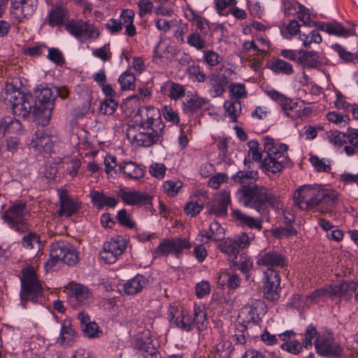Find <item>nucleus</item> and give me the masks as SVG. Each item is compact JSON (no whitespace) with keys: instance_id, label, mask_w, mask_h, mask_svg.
Here are the masks:
<instances>
[{"instance_id":"42","label":"nucleus","mask_w":358,"mask_h":358,"mask_svg":"<svg viewBox=\"0 0 358 358\" xmlns=\"http://www.w3.org/2000/svg\"><path fill=\"white\" fill-rule=\"evenodd\" d=\"M326 31L329 34L343 37L355 34V31L348 30L341 24L336 22L328 23L326 26Z\"/></svg>"},{"instance_id":"32","label":"nucleus","mask_w":358,"mask_h":358,"mask_svg":"<svg viewBox=\"0 0 358 358\" xmlns=\"http://www.w3.org/2000/svg\"><path fill=\"white\" fill-rule=\"evenodd\" d=\"M264 303L262 301L258 300L252 302L251 305L246 306L242 310V314L247 313L248 316L247 317V321L248 322L257 323L260 320V313L259 312V308H262Z\"/></svg>"},{"instance_id":"61","label":"nucleus","mask_w":358,"mask_h":358,"mask_svg":"<svg viewBox=\"0 0 358 358\" xmlns=\"http://www.w3.org/2000/svg\"><path fill=\"white\" fill-rule=\"evenodd\" d=\"M203 208V206L199 203L197 201H190L185 205L184 210L187 215L194 217L198 215Z\"/></svg>"},{"instance_id":"12","label":"nucleus","mask_w":358,"mask_h":358,"mask_svg":"<svg viewBox=\"0 0 358 358\" xmlns=\"http://www.w3.org/2000/svg\"><path fill=\"white\" fill-rule=\"evenodd\" d=\"M317 352L324 357H338L342 355V347L330 335H319L315 341Z\"/></svg>"},{"instance_id":"29","label":"nucleus","mask_w":358,"mask_h":358,"mask_svg":"<svg viewBox=\"0 0 358 358\" xmlns=\"http://www.w3.org/2000/svg\"><path fill=\"white\" fill-rule=\"evenodd\" d=\"M268 68L275 73L290 76L294 73L292 65L279 58H275L268 64Z\"/></svg>"},{"instance_id":"23","label":"nucleus","mask_w":358,"mask_h":358,"mask_svg":"<svg viewBox=\"0 0 358 358\" xmlns=\"http://www.w3.org/2000/svg\"><path fill=\"white\" fill-rule=\"evenodd\" d=\"M122 172L128 178L134 180L140 179L144 176V170L136 163L131 161L119 164L117 169H115V173Z\"/></svg>"},{"instance_id":"25","label":"nucleus","mask_w":358,"mask_h":358,"mask_svg":"<svg viewBox=\"0 0 358 358\" xmlns=\"http://www.w3.org/2000/svg\"><path fill=\"white\" fill-rule=\"evenodd\" d=\"M30 145L38 151L49 152L52 145L53 142L48 135H46L43 130H38L30 143Z\"/></svg>"},{"instance_id":"27","label":"nucleus","mask_w":358,"mask_h":358,"mask_svg":"<svg viewBox=\"0 0 358 358\" xmlns=\"http://www.w3.org/2000/svg\"><path fill=\"white\" fill-rule=\"evenodd\" d=\"M241 278L239 276L227 271L220 272L217 283L222 286H227L230 289L238 288L241 284Z\"/></svg>"},{"instance_id":"51","label":"nucleus","mask_w":358,"mask_h":358,"mask_svg":"<svg viewBox=\"0 0 358 358\" xmlns=\"http://www.w3.org/2000/svg\"><path fill=\"white\" fill-rule=\"evenodd\" d=\"M82 330L85 336L90 338H99L102 335L101 329L94 322L86 324L85 326L82 328Z\"/></svg>"},{"instance_id":"37","label":"nucleus","mask_w":358,"mask_h":358,"mask_svg":"<svg viewBox=\"0 0 358 358\" xmlns=\"http://www.w3.org/2000/svg\"><path fill=\"white\" fill-rule=\"evenodd\" d=\"M0 129L3 134H16L21 129V123L11 117H5L0 121Z\"/></svg>"},{"instance_id":"28","label":"nucleus","mask_w":358,"mask_h":358,"mask_svg":"<svg viewBox=\"0 0 358 358\" xmlns=\"http://www.w3.org/2000/svg\"><path fill=\"white\" fill-rule=\"evenodd\" d=\"M258 171L255 170L239 171L233 175L231 179L234 182L242 185H254L253 182L258 179Z\"/></svg>"},{"instance_id":"26","label":"nucleus","mask_w":358,"mask_h":358,"mask_svg":"<svg viewBox=\"0 0 358 358\" xmlns=\"http://www.w3.org/2000/svg\"><path fill=\"white\" fill-rule=\"evenodd\" d=\"M228 78L225 75H212L209 78L210 92L213 97H217L225 92Z\"/></svg>"},{"instance_id":"41","label":"nucleus","mask_w":358,"mask_h":358,"mask_svg":"<svg viewBox=\"0 0 358 358\" xmlns=\"http://www.w3.org/2000/svg\"><path fill=\"white\" fill-rule=\"evenodd\" d=\"M280 105L281 106L282 110L285 112L286 115L292 117V119L300 117L304 113L305 110H303V111H301L300 110H296L297 103L295 102H292L287 98Z\"/></svg>"},{"instance_id":"54","label":"nucleus","mask_w":358,"mask_h":358,"mask_svg":"<svg viewBox=\"0 0 358 358\" xmlns=\"http://www.w3.org/2000/svg\"><path fill=\"white\" fill-rule=\"evenodd\" d=\"M136 78L133 74L126 71L119 78V82L122 90H131L134 87Z\"/></svg>"},{"instance_id":"9","label":"nucleus","mask_w":358,"mask_h":358,"mask_svg":"<svg viewBox=\"0 0 358 358\" xmlns=\"http://www.w3.org/2000/svg\"><path fill=\"white\" fill-rule=\"evenodd\" d=\"M79 254L76 249L69 243H55L52 244L50 259L46 262L45 267L47 271L52 269L59 262L73 266L78 262Z\"/></svg>"},{"instance_id":"55","label":"nucleus","mask_w":358,"mask_h":358,"mask_svg":"<svg viewBox=\"0 0 358 358\" xmlns=\"http://www.w3.org/2000/svg\"><path fill=\"white\" fill-rule=\"evenodd\" d=\"M246 331V327L240 324V329H237L232 336L233 342L235 346L244 347L247 345V339L244 331Z\"/></svg>"},{"instance_id":"34","label":"nucleus","mask_w":358,"mask_h":358,"mask_svg":"<svg viewBox=\"0 0 358 358\" xmlns=\"http://www.w3.org/2000/svg\"><path fill=\"white\" fill-rule=\"evenodd\" d=\"M233 350L231 342L222 338L214 347L215 358H229Z\"/></svg>"},{"instance_id":"57","label":"nucleus","mask_w":358,"mask_h":358,"mask_svg":"<svg viewBox=\"0 0 358 358\" xmlns=\"http://www.w3.org/2000/svg\"><path fill=\"white\" fill-rule=\"evenodd\" d=\"M117 103L111 98L105 100L100 106V112L103 115H112L116 110Z\"/></svg>"},{"instance_id":"40","label":"nucleus","mask_w":358,"mask_h":358,"mask_svg":"<svg viewBox=\"0 0 358 358\" xmlns=\"http://www.w3.org/2000/svg\"><path fill=\"white\" fill-rule=\"evenodd\" d=\"M301 56L298 58L300 63L308 67H315L320 63L319 55L315 51H300Z\"/></svg>"},{"instance_id":"5","label":"nucleus","mask_w":358,"mask_h":358,"mask_svg":"<svg viewBox=\"0 0 358 358\" xmlns=\"http://www.w3.org/2000/svg\"><path fill=\"white\" fill-rule=\"evenodd\" d=\"M264 151L266 156L261 162V168L264 171L277 173L283 169L282 159L285 157L288 146L284 143H275L274 139L266 136L262 138Z\"/></svg>"},{"instance_id":"52","label":"nucleus","mask_w":358,"mask_h":358,"mask_svg":"<svg viewBox=\"0 0 358 358\" xmlns=\"http://www.w3.org/2000/svg\"><path fill=\"white\" fill-rule=\"evenodd\" d=\"M185 94V90L184 87L178 83L174 82L169 83V96L177 100L183 97Z\"/></svg>"},{"instance_id":"21","label":"nucleus","mask_w":358,"mask_h":358,"mask_svg":"<svg viewBox=\"0 0 358 358\" xmlns=\"http://www.w3.org/2000/svg\"><path fill=\"white\" fill-rule=\"evenodd\" d=\"M134 348L141 351L145 358L148 356L157 358L158 351L152 344L149 333L138 336L135 341Z\"/></svg>"},{"instance_id":"24","label":"nucleus","mask_w":358,"mask_h":358,"mask_svg":"<svg viewBox=\"0 0 358 358\" xmlns=\"http://www.w3.org/2000/svg\"><path fill=\"white\" fill-rule=\"evenodd\" d=\"M148 282L147 278L138 274L123 284V292L127 295H134L140 292Z\"/></svg>"},{"instance_id":"35","label":"nucleus","mask_w":358,"mask_h":358,"mask_svg":"<svg viewBox=\"0 0 358 358\" xmlns=\"http://www.w3.org/2000/svg\"><path fill=\"white\" fill-rule=\"evenodd\" d=\"M67 11L65 8L57 6L54 7L48 15V23L50 26H58L62 24L66 18Z\"/></svg>"},{"instance_id":"17","label":"nucleus","mask_w":358,"mask_h":358,"mask_svg":"<svg viewBox=\"0 0 358 358\" xmlns=\"http://www.w3.org/2000/svg\"><path fill=\"white\" fill-rule=\"evenodd\" d=\"M338 202V194L336 191L320 188L319 202L317 208L321 213L331 212Z\"/></svg>"},{"instance_id":"64","label":"nucleus","mask_w":358,"mask_h":358,"mask_svg":"<svg viewBox=\"0 0 358 358\" xmlns=\"http://www.w3.org/2000/svg\"><path fill=\"white\" fill-rule=\"evenodd\" d=\"M48 58L57 64H62L64 62L62 52L57 48H50Z\"/></svg>"},{"instance_id":"59","label":"nucleus","mask_w":358,"mask_h":358,"mask_svg":"<svg viewBox=\"0 0 358 358\" xmlns=\"http://www.w3.org/2000/svg\"><path fill=\"white\" fill-rule=\"evenodd\" d=\"M302 345L297 341H290L281 345V348L289 353L297 355L302 350Z\"/></svg>"},{"instance_id":"20","label":"nucleus","mask_w":358,"mask_h":358,"mask_svg":"<svg viewBox=\"0 0 358 358\" xmlns=\"http://www.w3.org/2000/svg\"><path fill=\"white\" fill-rule=\"evenodd\" d=\"M67 288L69 297L75 299L78 304L85 305L90 302L91 294L87 287L79 283L70 282Z\"/></svg>"},{"instance_id":"13","label":"nucleus","mask_w":358,"mask_h":358,"mask_svg":"<svg viewBox=\"0 0 358 358\" xmlns=\"http://www.w3.org/2000/svg\"><path fill=\"white\" fill-rule=\"evenodd\" d=\"M65 27L71 35L80 40L96 38L99 35L93 24L82 20L70 21L66 24Z\"/></svg>"},{"instance_id":"46","label":"nucleus","mask_w":358,"mask_h":358,"mask_svg":"<svg viewBox=\"0 0 358 358\" xmlns=\"http://www.w3.org/2000/svg\"><path fill=\"white\" fill-rule=\"evenodd\" d=\"M327 139L329 141L337 146H343L348 144L347 132L343 133L339 131H331L327 133Z\"/></svg>"},{"instance_id":"44","label":"nucleus","mask_w":358,"mask_h":358,"mask_svg":"<svg viewBox=\"0 0 358 358\" xmlns=\"http://www.w3.org/2000/svg\"><path fill=\"white\" fill-rule=\"evenodd\" d=\"M192 327L201 331L206 327V313L199 306H195L194 309V318H192Z\"/></svg>"},{"instance_id":"19","label":"nucleus","mask_w":358,"mask_h":358,"mask_svg":"<svg viewBox=\"0 0 358 358\" xmlns=\"http://www.w3.org/2000/svg\"><path fill=\"white\" fill-rule=\"evenodd\" d=\"M170 321L183 331H189L192 328V317L182 310L176 308L169 309Z\"/></svg>"},{"instance_id":"48","label":"nucleus","mask_w":358,"mask_h":358,"mask_svg":"<svg viewBox=\"0 0 358 358\" xmlns=\"http://www.w3.org/2000/svg\"><path fill=\"white\" fill-rule=\"evenodd\" d=\"M187 43L196 50H202L206 47V41L198 32H193L187 37Z\"/></svg>"},{"instance_id":"16","label":"nucleus","mask_w":358,"mask_h":358,"mask_svg":"<svg viewBox=\"0 0 358 358\" xmlns=\"http://www.w3.org/2000/svg\"><path fill=\"white\" fill-rule=\"evenodd\" d=\"M60 208L58 210L59 216L70 217L76 213L80 208V203L70 197L66 190L58 191Z\"/></svg>"},{"instance_id":"49","label":"nucleus","mask_w":358,"mask_h":358,"mask_svg":"<svg viewBox=\"0 0 358 358\" xmlns=\"http://www.w3.org/2000/svg\"><path fill=\"white\" fill-rule=\"evenodd\" d=\"M241 108L240 101H226L224 103V108L233 122H236L238 117L237 110L238 109L241 110Z\"/></svg>"},{"instance_id":"47","label":"nucleus","mask_w":358,"mask_h":358,"mask_svg":"<svg viewBox=\"0 0 358 358\" xmlns=\"http://www.w3.org/2000/svg\"><path fill=\"white\" fill-rule=\"evenodd\" d=\"M229 90L231 96L235 99V101L246 98L248 95L245 86L242 83H231L229 87Z\"/></svg>"},{"instance_id":"39","label":"nucleus","mask_w":358,"mask_h":358,"mask_svg":"<svg viewBox=\"0 0 358 358\" xmlns=\"http://www.w3.org/2000/svg\"><path fill=\"white\" fill-rule=\"evenodd\" d=\"M232 263L243 273L246 274L245 278L248 279L250 277L248 273L252 268V262L250 258L243 253L240 255L239 257H238V259H234Z\"/></svg>"},{"instance_id":"33","label":"nucleus","mask_w":358,"mask_h":358,"mask_svg":"<svg viewBox=\"0 0 358 358\" xmlns=\"http://www.w3.org/2000/svg\"><path fill=\"white\" fill-rule=\"evenodd\" d=\"M76 338L75 330L72 328L71 323L69 321H64L61 330L59 341L63 345H71Z\"/></svg>"},{"instance_id":"31","label":"nucleus","mask_w":358,"mask_h":358,"mask_svg":"<svg viewBox=\"0 0 358 358\" xmlns=\"http://www.w3.org/2000/svg\"><path fill=\"white\" fill-rule=\"evenodd\" d=\"M92 202L99 209L104 206L115 207L117 201L114 197L106 196L103 192H93L91 194Z\"/></svg>"},{"instance_id":"14","label":"nucleus","mask_w":358,"mask_h":358,"mask_svg":"<svg viewBox=\"0 0 358 358\" xmlns=\"http://www.w3.org/2000/svg\"><path fill=\"white\" fill-rule=\"evenodd\" d=\"M126 249L125 241L121 236L112 238L106 242L100 255L106 263L113 264Z\"/></svg>"},{"instance_id":"50","label":"nucleus","mask_w":358,"mask_h":358,"mask_svg":"<svg viewBox=\"0 0 358 358\" xmlns=\"http://www.w3.org/2000/svg\"><path fill=\"white\" fill-rule=\"evenodd\" d=\"M224 235V229L217 222H213L210 224V234L204 235L209 240L217 241L221 239Z\"/></svg>"},{"instance_id":"2","label":"nucleus","mask_w":358,"mask_h":358,"mask_svg":"<svg viewBox=\"0 0 358 358\" xmlns=\"http://www.w3.org/2000/svg\"><path fill=\"white\" fill-rule=\"evenodd\" d=\"M257 264L267 268L264 272V296L271 301H276L280 298V277L278 268H284L287 261L283 255L275 250H263L257 257Z\"/></svg>"},{"instance_id":"30","label":"nucleus","mask_w":358,"mask_h":358,"mask_svg":"<svg viewBox=\"0 0 358 358\" xmlns=\"http://www.w3.org/2000/svg\"><path fill=\"white\" fill-rule=\"evenodd\" d=\"M356 283L355 282H343L333 288V293L344 300H348L355 294Z\"/></svg>"},{"instance_id":"63","label":"nucleus","mask_w":358,"mask_h":358,"mask_svg":"<svg viewBox=\"0 0 358 358\" xmlns=\"http://www.w3.org/2000/svg\"><path fill=\"white\" fill-rule=\"evenodd\" d=\"M317 332L315 327L312 324L309 325L306 329L302 345L306 349L311 348L312 340L317 335Z\"/></svg>"},{"instance_id":"10","label":"nucleus","mask_w":358,"mask_h":358,"mask_svg":"<svg viewBox=\"0 0 358 358\" xmlns=\"http://www.w3.org/2000/svg\"><path fill=\"white\" fill-rule=\"evenodd\" d=\"M320 187L305 185L296 189L293 194L294 203L301 210H310L317 208Z\"/></svg>"},{"instance_id":"22","label":"nucleus","mask_w":358,"mask_h":358,"mask_svg":"<svg viewBox=\"0 0 358 358\" xmlns=\"http://www.w3.org/2000/svg\"><path fill=\"white\" fill-rule=\"evenodd\" d=\"M232 217L243 227L256 229L261 231L262 229V220L249 216L238 209H234L231 213Z\"/></svg>"},{"instance_id":"7","label":"nucleus","mask_w":358,"mask_h":358,"mask_svg":"<svg viewBox=\"0 0 358 358\" xmlns=\"http://www.w3.org/2000/svg\"><path fill=\"white\" fill-rule=\"evenodd\" d=\"M20 282V298L24 307L28 301L36 303L38 298L43 295V287L32 267L22 269Z\"/></svg>"},{"instance_id":"6","label":"nucleus","mask_w":358,"mask_h":358,"mask_svg":"<svg viewBox=\"0 0 358 358\" xmlns=\"http://www.w3.org/2000/svg\"><path fill=\"white\" fill-rule=\"evenodd\" d=\"M36 102L33 113L43 126L49 123L55 107L57 95H54L52 88L42 87L35 90Z\"/></svg>"},{"instance_id":"56","label":"nucleus","mask_w":358,"mask_h":358,"mask_svg":"<svg viewBox=\"0 0 358 358\" xmlns=\"http://www.w3.org/2000/svg\"><path fill=\"white\" fill-rule=\"evenodd\" d=\"M310 162L317 171L329 172L331 170V166L327 164L324 159H320L317 156H311Z\"/></svg>"},{"instance_id":"45","label":"nucleus","mask_w":358,"mask_h":358,"mask_svg":"<svg viewBox=\"0 0 358 358\" xmlns=\"http://www.w3.org/2000/svg\"><path fill=\"white\" fill-rule=\"evenodd\" d=\"M37 6V0H31L28 2L23 3L18 7L16 12H20L19 16H15L16 18L21 20L24 17L31 16L35 11Z\"/></svg>"},{"instance_id":"43","label":"nucleus","mask_w":358,"mask_h":358,"mask_svg":"<svg viewBox=\"0 0 358 358\" xmlns=\"http://www.w3.org/2000/svg\"><path fill=\"white\" fill-rule=\"evenodd\" d=\"M221 251L227 255L229 257L234 259H238V255L240 252V248L233 239L226 240L222 245H220Z\"/></svg>"},{"instance_id":"62","label":"nucleus","mask_w":358,"mask_h":358,"mask_svg":"<svg viewBox=\"0 0 358 358\" xmlns=\"http://www.w3.org/2000/svg\"><path fill=\"white\" fill-rule=\"evenodd\" d=\"M92 54L94 56L99 58L103 62L108 61L111 58L112 55L108 45H105L100 48L94 50Z\"/></svg>"},{"instance_id":"38","label":"nucleus","mask_w":358,"mask_h":358,"mask_svg":"<svg viewBox=\"0 0 358 358\" xmlns=\"http://www.w3.org/2000/svg\"><path fill=\"white\" fill-rule=\"evenodd\" d=\"M347 138L349 145L344 146V150L348 155L350 156L354 155L356 150L358 151V129H348Z\"/></svg>"},{"instance_id":"36","label":"nucleus","mask_w":358,"mask_h":358,"mask_svg":"<svg viewBox=\"0 0 358 358\" xmlns=\"http://www.w3.org/2000/svg\"><path fill=\"white\" fill-rule=\"evenodd\" d=\"M22 246L34 252H38L41 248V242L40 236L34 232H29L24 236L22 241Z\"/></svg>"},{"instance_id":"60","label":"nucleus","mask_w":358,"mask_h":358,"mask_svg":"<svg viewBox=\"0 0 358 358\" xmlns=\"http://www.w3.org/2000/svg\"><path fill=\"white\" fill-rule=\"evenodd\" d=\"M206 103V101L204 99L199 97H193L186 101L185 106L188 108L191 111H195Z\"/></svg>"},{"instance_id":"8","label":"nucleus","mask_w":358,"mask_h":358,"mask_svg":"<svg viewBox=\"0 0 358 358\" xmlns=\"http://www.w3.org/2000/svg\"><path fill=\"white\" fill-rule=\"evenodd\" d=\"M27 203L22 201L12 203L2 214V220L10 229L19 233H24L29 229Z\"/></svg>"},{"instance_id":"1","label":"nucleus","mask_w":358,"mask_h":358,"mask_svg":"<svg viewBox=\"0 0 358 358\" xmlns=\"http://www.w3.org/2000/svg\"><path fill=\"white\" fill-rule=\"evenodd\" d=\"M141 120L136 125L128 124L126 135L129 141L138 146L150 147L159 141L164 124L159 109L152 106L138 109L136 116Z\"/></svg>"},{"instance_id":"53","label":"nucleus","mask_w":358,"mask_h":358,"mask_svg":"<svg viewBox=\"0 0 358 358\" xmlns=\"http://www.w3.org/2000/svg\"><path fill=\"white\" fill-rule=\"evenodd\" d=\"M182 187V182L180 180H167L163 185L164 192L171 196L177 194Z\"/></svg>"},{"instance_id":"4","label":"nucleus","mask_w":358,"mask_h":358,"mask_svg":"<svg viewBox=\"0 0 358 358\" xmlns=\"http://www.w3.org/2000/svg\"><path fill=\"white\" fill-rule=\"evenodd\" d=\"M1 98L5 103L10 104L15 115L27 117L34 110L32 95L22 93L13 83L5 85L1 92Z\"/></svg>"},{"instance_id":"15","label":"nucleus","mask_w":358,"mask_h":358,"mask_svg":"<svg viewBox=\"0 0 358 358\" xmlns=\"http://www.w3.org/2000/svg\"><path fill=\"white\" fill-rule=\"evenodd\" d=\"M230 194L227 191L220 192L214 200L207 204L209 215L216 217H225L227 215V206L230 203Z\"/></svg>"},{"instance_id":"11","label":"nucleus","mask_w":358,"mask_h":358,"mask_svg":"<svg viewBox=\"0 0 358 358\" xmlns=\"http://www.w3.org/2000/svg\"><path fill=\"white\" fill-rule=\"evenodd\" d=\"M192 245L187 238H174L164 239L154 252L155 257L173 254L178 257L185 249H189Z\"/></svg>"},{"instance_id":"18","label":"nucleus","mask_w":358,"mask_h":358,"mask_svg":"<svg viewBox=\"0 0 358 358\" xmlns=\"http://www.w3.org/2000/svg\"><path fill=\"white\" fill-rule=\"evenodd\" d=\"M118 195L122 201L128 205H146L152 202V197L148 193H143L138 191H126L124 189H120Z\"/></svg>"},{"instance_id":"3","label":"nucleus","mask_w":358,"mask_h":358,"mask_svg":"<svg viewBox=\"0 0 358 358\" xmlns=\"http://www.w3.org/2000/svg\"><path fill=\"white\" fill-rule=\"evenodd\" d=\"M237 194L245 206L254 208L261 214H266L269 208H278L280 205L279 196L262 185H242Z\"/></svg>"},{"instance_id":"58","label":"nucleus","mask_w":358,"mask_h":358,"mask_svg":"<svg viewBox=\"0 0 358 358\" xmlns=\"http://www.w3.org/2000/svg\"><path fill=\"white\" fill-rule=\"evenodd\" d=\"M303 36L304 38H302L301 36L300 38L305 47H309L313 43H320L322 42V36L317 31H313L308 35L303 34Z\"/></svg>"}]
</instances>
